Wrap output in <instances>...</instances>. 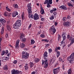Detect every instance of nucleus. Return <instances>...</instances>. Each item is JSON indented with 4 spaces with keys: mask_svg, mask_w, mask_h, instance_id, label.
Returning a JSON list of instances; mask_svg holds the SVG:
<instances>
[{
    "mask_svg": "<svg viewBox=\"0 0 74 74\" xmlns=\"http://www.w3.org/2000/svg\"><path fill=\"white\" fill-rule=\"evenodd\" d=\"M27 7L28 9L27 11L28 12V17L29 18H32L33 19L34 18V15L33 14H32V3H28L27 5Z\"/></svg>",
    "mask_w": 74,
    "mask_h": 74,
    "instance_id": "f257e3e1",
    "label": "nucleus"
},
{
    "mask_svg": "<svg viewBox=\"0 0 74 74\" xmlns=\"http://www.w3.org/2000/svg\"><path fill=\"white\" fill-rule=\"evenodd\" d=\"M22 24L21 20H18L16 21L15 24H13V28L14 29H18L19 28Z\"/></svg>",
    "mask_w": 74,
    "mask_h": 74,
    "instance_id": "f03ea898",
    "label": "nucleus"
},
{
    "mask_svg": "<svg viewBox=\"0 0 74 74\" xmlns=\"http://www.w3.org/2000/svg\"><path fill=\"white\" fill-rule=\"evenodd\" d=\"M56 32V29L55 28V26L53 25L49 29V33H53V34H54Z\"/></svg>",
    "mask_w": 74,
    "mask_h": 74,
    "instance_id": "7ed1b4c3",
    "label": "nucleus"
},
{
    "mask_svg": "<svg viewBox=\"0 0 74 74\" xmlns=\"http://www.w3.org/2000/svg\"><path fill=\"white\" fill-rule=\"evenodd\" d=\"M68 62L71 64H73L74 62V56H72L68 57L67 58Z\"/></svg>",
    "mask_w": 74,
    "mask_h": 74,
    "instance_id": "20e7f679",
    "label": "nucleus"
},
{
    "mask_svg": "<svg viewBox=\"0 0 74 74\" xmlns=\"http://www.w3.org/2000/svg\"><path fill=\"white\" fill-rule=\"evenodd\" d=\"M42 64L44 68L45 69L47 68L48 66V60H46L45 61H44V60H42Z\"/></svg>",
    "mask_w": 74,
    "mask_h": 74,
    "instance_id": "39448f33",
    "label": "nucleus"
},
{
    "mask_svg": "<svg viewBox=\"0 0 74 74\" xmlns=\"http://www.w3.org/2000/svg\"><path fill=\"white\" fill-rule=\"evenodd\" d=\"M60 71V67H58L56 69H53V73L54 74H56L58 73Z\"/></svg>",
    "mask_w": 74,
    "mask_h": 74,
    "instance_id": "423d86ee",
    "label": "nucleus"
},
{
    "mask_svg": "<svg viewBox=\"0 0 74 74\" xmlns=\"http://www.w3.org/2000/svg\"><path fill=\"white\" fill-rule=\"evenodd\" d=\"M18 73H19V71L18 70H15L14 69H13L11 71L12 74H18Z\"/></svg>",
    "mask_w": 74,
    "mask_h": 74,
    "instance_id": "0eeeda50",
    "label": "nucleus"
},
{
    "mask_svg": "<svg viewBox=\"0 0 74 74\" xmlns=\"http://www.w3.org/2000/svg\"><path fill=\"white\" fill-rule=\"evenodd\" d=\"M33 18L34 20L36 21L37 19H39V16H38V15L37 13H35L34 16Z\"/></svg>",
    "mask_w": 74,
    "mask_h": 74,
    "instance_id": "6e6552de",
    "label": "nucleus"
},
{
    "mask_svg": "<svg viewBox=\"0 0 74 74\" xmlns=\"http://www.w3.org/2000/svg\"><path fill=\"white\" fill-rule=\"evenodd\" d=\"M70 22L69 21L65 22L63 23L64 26H66V27L70 26Z\"/></svg>",
    "mask_w": 74,
    "mask_h": 74,
    "instance_id": "1a4fd4ad",
    "label": "nucleus"
},
{
    "mask_svg": "<svg viewBox=\"0 0 74 74\" xmlns=\"http://www.w3.org/2000/svg\"><path fill=\"white\" fill-rule=\"evenodd\" d=\"M18 15V12L14 11L13 12L12 14V16L13 17V18H14L15 17L16 15Z\"/></svg>",
    "mask_w": 74,
    "mask_h": 74,
    "instance_id": "9d476101",
    "label": "nucleus"
},
{
    "mask_svg": "<svg viewBox=\"0 0 74 74\" xmlns=\"http://www.w3.org/2000/svg\"><path fill=\"white\" fill-rule=\"evenodd\" d=\"M19 40H18L15 45V48L16 49H18L19 48Z\"/></svg>",
    "mask_w": 74,
    "mask_h": 74,
    "instance_id": "9b49d317",
    "label": "nucleus"
},
{
    "mask_svg": "<svg viewBox=\"0 0 74 74\" xmlns=\"http://www.w3.org/2000/svg\"><path fill=\"white\" fill-rule=\"evenodd\" d=\"M59 8L62 9V10H67V8L65 7L64 5H62L59 7Z\"/></svg>",
    "mask_w": 74,
    "mask_h": 74,
    "instance_id": "f8f14e48",
    "label": "nucleus"
},
{
    "mask_svg": "<svg viewBox=\"0 0 74 74\" xmlns=\"http://www.w3.org/2000/svg\"><path fill=\"white\" fill-rule=\"evenodd\" d=\"M29 54L26 51H23L22 52V56H29Z\"/></svg>",
    "mask_w": 74,
    "mask_h": 74,
    "instance_id": "ddd939ff",
    "label": "nucleus"
},
{
    "mask_svg": "<svg viewBox=\"0 0 74 74\" xmlns=\"http://www.w3.org/2000/svg\"><path fill=\"white\" fill-rule=\"evenodd\" d=\"M7 29L9 32H10L11 31V28L10 27V25H7L6 26Z\"/></svg>",
    "mask_w": 74,
    "mask_h": 74,
    "instance_id": "4468645a",
    "label": "nucleus"
},
{
    "mask_svg": "<svg viewBox=\"0 0 74 74\" xmlns=\"http://www.w3.org/2000/svg\"><path fill=\"white\" fill-rule=\"evenodd\" d=\"M57 11V9L56 8H53L52 10H50V12L51 14H52V13H53L55 11Z\"/></svg>",
    "mask_w": 74,
    "mask_h": 74,
    "instance_id": "2eb2a0df",
    "label": "nucleus"
},
{
    "mask_svg": "<svg viewBox=\"0 0 74 74\" xmlns=\"http://www.w3.org/2000/svg\"><path fill=\"white\" fill-rule=\"evenodd\" d=\"M69 40H71V42L73 44L74 43V38H73V37H70Z\"/></svg>",
    "mask_w": 74,
    "mask_h": 74,
    "instance_id": "dca6fc26",
    "label": "nucleus"
},
{
    "mask_svg": "<svg viewBox=\"0 0 74 74\" xmlns=\"http://www.w3.org/2000/svg\"><path fill=\"white\" fill-rule=\"evenodd\" d=\"M68 5L69 7H73V2H72L71 1L69 2L68 3Z\"/></svg>",
    "mask_w": 74,
    "mask_h": 74,
    "instance_id": "f3484780",
    "label": "nucleus"
},
{
    "mask_svg": "<svg viewBox=\"0 0 74 74\" xmlns=\"http://www.w3.org/2000/svg\"><path fill=\"white\" fill-rule=\"evenodd\" d=\"M25 46H26L25 44L23 43H22L20 44V47L21 48H25Z\"/></svg>",
    "mask_w": 74,
    "mask_h": 74,
    "instance_id": "a211bd4d",
    "label": "nucleus"
},
{
    "mask_svg": "<svg viewBox=\"0 0 74 74\" xmlns=\"http://www.w3.org/2000/svg\"><path fill=\"white\" fill-rule=\"evenodd\" d=\"M24 34L23 33H21L20 35V40H22L24 37Z\"/></svg>",
    "mask_w": 74,
    "mask_h": 74,
    "instance_id": "6ab92c4d",
    "label": "nucleus"
},
{
    "mask_svg": "<svg viewBox=\"0 0 74 74\" xmlns=\"http://www.w3.org/2000/svg\"><path fill=\"white\" fill-rule=\"evenodd\" d=\"M24 68L25 71H27L29 69V66H28V64H26L24 66Z\"/></svg>",
    "mask_w": 74,
    "mask_h": 74,
    "instance_id": "aec40b11",
    "label": "nucleus"
},
{
    "mask_svg": "<svg viewBox=\"0 0 74 74\" xmlns=\"http://www.w3.org/2000/svg\"><path fill=\"white\" fill-rule=\"evenodd\" d=\"M5 20L3 18H0V23H5Z\"/></svg>",
    "mask_w": 74,
    "mask_h": 74,
    "instance_id": "412c9836",
    "label": "nucleus"
},
{
    "mask_svg": "<svg viewBox=\"0 0 74 74\" xmlns=\"http://www.w3.org/2000/svg\"><path fill=\"white\" fill-rule=\"evenodd\" d=\"M40 13L41 14H44L45 12H44V10L42 8H41V11H40Z\"/></svg>",
    "mask_w": 74,
    "mask_h": 74,
    "instance_id": "4be33fe9",
    "label": "nucleus"
},
{
    "mask_svg": "<svg viewBox=\"0 0 74 74\" xmlns=\"http://www.w3.org/2000/svg\"><path fill=\"white\" fill-rule=\"evenodd\" d=\"M3 69L4 70H8V66H7L6 65L3 66Z\"/></svg>",
    "mask_w": 74,
    "mask_h": 74,
    "instance_id": "5701e85b",
    "label": "nucleus"
},
{
    "mask_svg": "<svg viewBox=\"0 0 74 74\" xmlns=\"http://www.w3.org/2000/svg\"><path fill=\"white\" fill-rule=\"evenodd\" d=\"M68 74H73V72L71 70V69H69L68 71Z\"/></svg>",
    "mask_w": 74,
    "mask_h": 74,
    "instance_id": "b1692460",
    "label": "nucleus"
},
{
    "mask_svg": "<svg viewBox=\"0 0 74 74\" xmlns=\"http://www.w3.org/2000/svg\"><path fill=\"white\" fill-rule=\"evenodd\" d=\"M13 6L14 8H18V4L14 3L13 4Z\"/></svg>",
    "mask_w": 74,
    "mask_h": 74,
    "instance_id": "393cba45",
    "label": "nucleus"
},
{
    "mask_svg": "<svg viewBox=\"0 0 74 74\" xmlns=\"http://www.w3.org/2000/svg\"><path fill=\"white\" fill-rule=\"evenodd\" d=\"M24 12H23L21 15V17L23 20L25 19V15H24Z\"/></svg>",
    "mask_w": 74,
    "mask_h": 74,
    "instance_id": "a878e982",
    "label": "nucleus"
},
{
    "mask_svg": "<svg viewBox=\"0 0 74 74\" xmlns=\"http://www.w3.org/2000/svg\"><path fill=\"white\" fill-rule=\"evenodd\" d=\"M21 41L22 42L25 43V42L26 41V38H23L21 39Z\"/></svg>",
    "mask_w": 74,
    "mask_h": 74,
    "instance_id": "bb28decb",
    "label": "nucleus"
},
{
    "mask_svg": "<svg viewBox=\"0 0 74 74\" xmlns=\"http://www.w3.org/2000/svg\"><path fill=\"white\" fill-rule=\"evenodd\" d=\"M30 64V67L31 68H32L33 67V65L34 64H33V63L31 62L29 63Z\"/></svg>",
    "mask_w": 74,
    "mask_h": 74,
    "instance_id": "cd10ccee",
    "label": "nucleus"
},
{
    "mask_svg": "<svg viewBox=\"0 0 74 74\" xmlns=\"http://www.w3.org/2000/svg\"><path fill=\"white\" fill-rule=\"evenodd\" d=\"M4 32V28H3L1 30V35H3V33Z\"/></svg>",
    "mask_w": 74,
    "mask_h": 74,
    "instance_id": "c85d7f7f",
    "label": "nucleus"
},
{
    "mask_svg": "<svg viewBox=\"0 0 74 74\" xmlns=\"http://www.w3.org/2000/svg\"><path fill=\"white\" fill-rule=\"evenodd\" d=\"M31 43L32 45H33L34 43H35V41H34L33 39H32L31 40Z\"/></svg>",
    "mask_w": 74,
    "mask_h": 74,
    "instance_id": "c756f323",
    "label": "nucleus"
},
{
    "mask_svg": "<svg viewBox=\"0 0 74 74\" xmlns=\"http://www.w3.org/2000/svg\"><path fill=\"white\" fill-rule=\"evenodd\" d=\"M39 61H40V59L39 58H36L34 60V61L35 63H37V62H38Z\"/></svg>",
    "mask_w": 74,
    "mask_h": 74,
    "instance_id": "7c9ffc66",
    "label": "nucleus"
},
{
    "mask_svg": "<svg viewBox=\"0 0 74 74\" xmlns=\"http://www.w3.org/2000/svg\"><path fill=\"white\" fill-rule=\"evenodd\" d=\"M49 19L50 20H52L53 19H54V16H53V15H51V17H49Z\"/></svg>",
    "mask_w": 74,
    "mask_h": 74,
    "instance_id": "2f4dec72",
    "label": "nucleus"
},
{
    "mask_svg": "<svg viewBox=\"0 0 74 74\" xmlns=\"http://www.w3.org/2000/svg\"><path fill=\"white\" fill-rule=\"evenodd\" d=\"M8 57H3V60H8V59H9V58H8Z\"/></svg>",
    "mask_w": 74,
    "mask_h": 74,
    "instance_id": "473e14b6",
    "label": "nucleus"
},
{
    "mask_svg": "<svg viewBox=\"0 0 74 74\" xmlns=\"http://www.w3.org/2000/svg\"><path fill=\"white\" fill-rule=\"evenodd\" d=\"M5 54V51L4 50H3L2 51V53H1V56H3V55H4Z\"/></svg>",
    "mask_w": 74,
    "mask_h": 74,
    "instance_id": "72a5a7b5",
    "label": "nucleus"
},
{
    "mask_svg": "<svg viewBox=\"0 0 74 74\" xmlns=\"http://www.w3.org/2000/svg\"><path fill=\"white\" fill-rule=\"evenodd\" d=\"M42 41H45V42H49V40L47 39H42Z\"/></svg>",
    "mask_w": 74,
    "mask_h": 74,
    "instance_id": "f704fd0d",
    "label": "nucleus"
},
{
    "mask_svg": "<svg viewBox=\"0 0 74 74\" xmlns=\"http://www.w3.org/2000/svg\"><path fill=\"white\" fill-rule=\"evenodd\" d=\"M23 59H27L29 58V56H22Z\"/></svg>",
    "mask_w": 74,
    "mask_h": 74,
    "instance_id": "c9c22d12",
    "label": "nucleus"
},
{
    "mask_svg": "<svg viewBox=\"0 0 74 74\" xmlns=\"http://www.w3.org/2000/svg\"><path fill=\"white\" fill-rule=\"evenodd\" d=\"M55 60V59H52L50 61V63H51V64H52L53 63H54Z\"/></svg>",
    "mask_w": 74,
    "mask_h": 74,
    "instance_id": "e433bc0d",
    "label": "nucleus"
},
{
    "mask_svg": "<svg viewBox=\"0 0 74 74\" xmlns=\"http://www.w3.org/2000/svg\"><path fill=\"white\" fill-rule=\"evenodd\" d=\"M60 38H61V36L60 34H58V40L59 41L60 40Z\"/></svg>",
    "mask_w": 74,
    "mask_h": 74,
    "instance_id": "4c0bfd02",
    "label": "nucleus"
},
{
    "mask_svg": "<svg viewBox=\"0 0 74 74\" xmlns=\"http://www.w3.org/2000/svg\"><path fill=\"white\" fill-rule=\"evenodd\" d=\"M49 3V0H45V1L44 2V4H47Z\"/></svg>",
    "mask_w": 74,
    "mask_h": 74,
    "instance_id": "58836bf2",
    "label": "nucleus"
},
{
    "mask_svg": "<svg viewBox=\"0 0 74 74\" xmlns=\"http://www.w3.org/2000/svg\"><path fill=\"white\" fill-rule=\"evenodd\" d=\"M6 10H7V11H9V12H10V11H11V10L9 8H8V7H6Z\"/></svg>",
    "mask_w": 74,
    "mask_h": 74,
    "instance_id": "ea45409f",
    "label": "nucleus"
},
{
    "mask_svg": "<svg viewBox=\"0 0 74 74\" xmlns=\"http://www.w3.org/2000/svg\"><path fill=\"white\" fill-rule=\"evenodd\" d=\"M8 13L7 12H5L4 13V16H7L8 15Z\"/></svg>",
    "mask_w": 74,
    "mask_h": 74,
    "instance_id": "a19ab883",
    "label": "nucleus"
},
{
    "mask_svg": "<svg viewBox=\"0 0 74 74\" xmlns=\"http://www.w3.org/2000/svg\"><path fill=\"white\" fill-rule=\"evenodd\" d=\"M5 54L4 55H7V54L8 53V50H6L5 51Z\"/></svg>",
    "mask_w": 74,
    "mask_h": 74,
    "instance_id": "79ce46f5",
    "label": "nucleus"
},
{
    "mask_svg": "<svg viewBox=\"0 0 74 74\" xmlns=\"http://www.w3.org/2000/svg\"><path fill=\"white\" fill-rule=\"evenodd\" d=\"M48 51H49V52L50 53H51L52 52V49L50 48L49 49H48Z\"/></svg>",
    "mask_w": 74,
    "mask_h": 74,
    "instance_id": "37998d69",
    "label": "nucleus"
},
{
    "mask_svg": "<svg viewBox=\"0 0 74 74\" xmlns=\"http://www.w3.org/2000/svg\"><path fill=\"white\" fill-rule=\"evenodd\" d=\"M62 38H63V41H65V40H66V36H62Z\"/></svg>",
    "mask_w": 74,
    "mask_h": 74,
    "instance_id": "c03bdc74",
    "label": "nucleus"
},
{
    "mask_svg": "<svg viewBox=\"0 0 74 74\" xmlns=\"http://www.w3.org/2000/svg\"><path fill=\"white\" fill-rule=\"evenodd\" d=\"M49 4H52V0H49Z\"/></svg>",
    "mask_w": 74,
    "mask_h": 74,
    "instance_id": "a18cd8bd",
    "label": "nucleus"
},
{
    "mask_svg": "<svg viewBox=\"0 0 74 74\" xmlns=\"http://www.w3.org/2000/svg\"><path fill=\"white\" fill-rule=\"evenodd\" d=\"M40 37L42 38H44V37H45V35L42 34L40 35Z\"/></svg>",
    "mask_w": 74,
    "mask_h": 74,
    "instance_id": "49530a36",
    "label": "nucleus"
},
{
    "mask_svg": "<svg viewBox=\"0 0 74 74\" xmlns=\"http://www.w3.org/2000/svg\"><path fill=\"white\" fill-rule=\"evenodd\" d=\"M65 43V42H64V40H63L62 41L61 44L62 45H64Z\"/></svg>",
    "mask_w": 74,
    "mask_h": 74,
    "instance_id": "de8ad7c7",
    "label": "nucleus"
},
{
    "mask_svg": "<svg viewBox=\"0 0 74 74\" xmlns=\"http://www.w3.org/2000/svg\"><path fill=\"white\" fill-rule=\"evenodd\" d=\"M48 53L47 51H45L43 54L44 56H48Z\"/></svg>",
    "mask_w": 74,
    "mask_h": 74,
    "instance_id": "09e8293b",
    "label": "nucleus"
},
{
    "mask_svg": "<svg viewBox=\"0 0 74 74\" xmlns=\"http://www.w3.org/2000/svg\"><path fill=\"white\" fill-rule=\"evenodd\" d=\"M47 8H50L51 7V5H49V3H48L47 5Z\"/></svg>",
    "mask_w": 74,
    "mask_h": 74,
    "instance_id": "8fccbe9b",
    "label": "nucleus"
},
{
    "mask_svg": "<svg viewBox=\"0 0 74 74\" xmlns=\"http://www.w3.org/2000/svg\"><path fill=\"white\" fill-rule=\"evenodd\" d=\"M62 20L63 21H66L67 20V17H63L62 18Z\"/></svg>",
    "mask_w": 74,
    "mask_h": 74,
    "instance_id": "3c124183",
    "label": "nucleus"
},
{
    "mask_svg": "<svg viewBox=\"0 0 74 74\" xmlns=\"http://www.w3.org/2000/svg\"><path fill=\"white\" fill-rule=\"evenodd\" d=\"M53 14H54V15L55 16H56V14H57V13L55 11L53 13Z\"/></svg>",
    "mask_w": 74,
    "mask_h": 74,
    "instance_id": "603ef678",
    "label": "nucleus"
},
{
    "mask_svg": "<svg viewBox=\"0 0 74 74\" xmlns=\"http://www.w3.org/2000/svg\"><path fill=\"white\" fill-rule=\"evenodd\" d=\"M67 39H69L70 40V34H68L67 35Z\"/></svg>",
    "mask_w": 74,
    "mask_h": 74,
    "instance_id": "864d4df0",
    "label": "nucleus"
},
{
    "mask_svg": "<svg viewBox=\"0 0 74 74\" xmlns=\"http://www.w3.org/2000/svg\"><path fill=\"white\" fill-rule=\"evenodd\" d=\"M17 62H18V61L17 60H14L13 62V63L14 64H16L17 63Z\"/></svg>",
    "mask_w": 74,
    "mask_h": 74,
    "instance_id": "5fc2aeb1",
    "label": "nucleus"
},
{
    "mask_svg": "<svg viewBox=\"0 0 74 74\" xmlns=\"http://www.w3.org/2000/svg\"><path fill=\"white\" fill-rule=\"evenodd\" d=\"M57 56H60V52L57 51Z\"/></svg>",
    "mask_w": 74,
    "mask_h": 74,
    "instance_id": "6e6d98bb",
    "label": "nucleus"
},
{
    "mask_svg": "<svg viewBox=\"0 0 74 74\" xmlns=\"http://www.w3.org/2000/svg\"><path fill=\"white\" fill-rule=\"evenodd\" d=\"M73 44L71 42L70 43V44H69L67 46L68 47H70V46H71V45H72Z\"/></svg>",
    "mask_w": 74,
    "mask_h": 74,
    "instance_id": "4d7b16f0",
    "label": "nucleus"
},
{
    "mask_svg": "<svg viewBox=\"0 0 74 74\" xmlns=\"http://www.w3.org/2000/svg\"><path fill=\"white\" fill-rule=\"evenodd\" d=\"M55 52H57L58 51V48L56 47L55 48Z\"/></svg>",
    "mask_w": 74,
    "mask_h": 74,
    "instance_id": "13d9d810",
    "label": "nucleus"
},
{
    "mask_svg": "<svg viewBox=\"0 0 74 74\" xmlns=\"http://www.w3.org/2000/svg\"><path fill=\"white\" fill-rule=\"evenodd\" d=\"M3 37H1L0 38V42H1V41L2 40H3Z\"/></svg>",
    "mask_w": 74,
    "mask_h": 74,
    "instance_id": "bf43d9fd",
    "label": "nucleus"
},
{
    "mask_svg": "<svg viewBox=\"0 0 74 74\" xmlns=\"http://www.w3.org/2000/svg\"><path fill=\"white\" fill-rule=\"evenodd\" d=\"M32 24H30L29 25V27H28V29H30V28H31V27H32Z\"/></svg>",
    "mask_w": 74,
    "mask_h": 74,
    "instance_id": "052dcab7",
    "label": "nucleus"
},
{
    "mask_svg": "<svg viewBox=\"0 0 74 74\" xmlns=\"http://www.w3.org/2000/svg\"><path fill=\"white\" fill-rule=\"evenodd\" d=\"M62 68L63 70H64V69H65V68L64 67V64L62 65Z\"/></svg>",
    "mask_w": 74,
    "mask_h": 74,
    "instance_id": "680f3d73",
    "label": "nucleus"
},
{
    "mask_svg": "<svg viewBox=\"0 0 74 74\" xmlns=\"http://www.w3.org/2000/svg\"><path fill=\"white\" fill-rule=\"evenodd\" d=\"M49 44H46L45 46L46 47H49Z\"/></svg>",
    "mask_w": 74,
    "mask_h": 74,
    "instance_id": "e2e57ef3",
    "label": "nucleus"
},
{
    "mask_svg": "<svg viewBox=\"0 0 74 74\" xmlns=\"http://www.w3.org/2000/svg\"><path fill=\"white\" fill-rule=\"evenodd\" d=\"M59 60L60 62H61L62 61V59L61 58V57L59 58Z\"/></svg>",
    "mask_w": 74,
    "mask_h": 74,
    "instance_id": "0e129e2a",
    "label": "nucleus"
},
{
    "mask_svg": "<svg viewBox=\"0 0 74 74\" xmlns=\"http://www.w3.org/2000/svg\"><path fill=\"white\" fill-rule=\"evenodd\" d=\"M71 18V17L70 16H68L67 17V19H69Z\"/></svg>",
    "mask_w": 74,
    "mask_h": 74,
    "instance_id": "69168bd1",
    "label": "nucleus"
},
{
    "mask_svg": "<svg viewBox=\"0 0 74 74\" xmlns=\"http://www.w3.org/2000/svg\"><path fill=\"white\" fill-rule=\"evenodd\" d=\"M31 74H36V72L33 71L32 72Z\"/></svg>",
    "mask_w": 74,
    "mask_h": 74,
    "instance_id": "338daca9",
    "label": "nucleus"
},
{
    "mask_svg": "<svg viewBox=\"0 0 74 74\" xmlns=\"http://www.w3.org/2000/svg\"><path fill=\"white\" fill-rule=\"evenodd\" d=\"M70 56H74V52L72 53Z\"/></svg>",
    "mask_w": 74,
    "mask_h": 74,
    "instance_id": "774afa93",
    "label": "nucleus"
}]
</instances>
